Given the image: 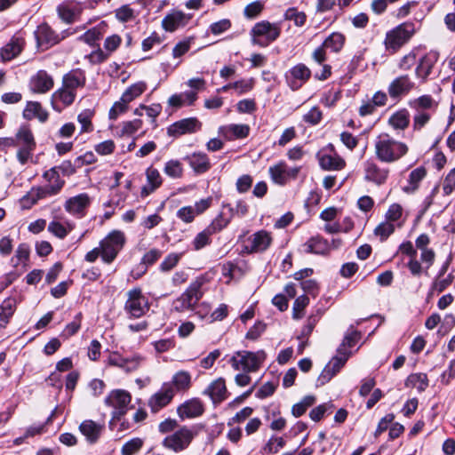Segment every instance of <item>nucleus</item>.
Here are the masks:
<instances>
[{
	"label": "nucleus",
	"mask_w": 455,
	"mask_h": 455,
	"mask_svg": "<svg viewBox=\"0 0 455 455\" xmlns=\"http://www.w3.org/2000/svg\"><path fill=\"white\" fill-rule=\"evenodd\" d=\"M43 177L48 184L44 187L32 188L22 198L24 204H28V207L36 204L40 199L57 195L65 184V181L60 177L57 167L44 172Z\"/></svg>",
	"instance_id": "obj_1"
},
{
	"label": "nucleus",
	"mask_w": 455,
	"mask_h": 455,
	"mask_svg": "<svg viewBox=\"0 0 455 455\" xmlns=\"http://www.w3.org/2000/svg\"><path fill=\"white\" fill-rule=\"evenodd\" d=\"M408 147L387 133L380 134L375 141V154L377 159L382 163H395L405 156Z\"/></svg>",
	"instance_id": "obj_2"
},
{
	"label": "nucleus",
	"mask_w": 455,
	"mask_h": 455,
	"mask_svg": "<svg viewBox=\"0 0 455 455\" xmlns=\"http://www.w3.org/2000/svg\"><path fill=\"white\" fill-rule=\"evenodd\" d=\"M266 359V353L263 350L257 352L237 351L231 357L230 363L235 371L242 370L244 372L257 371Z\"/></svg>",
	"instance_id": "obj_3"
},
{
	"label": "nucleus",
	"mask_w": 455,
	"mask_h": 455,
	"mask_svg": "<svg viewBox=\"0 0 455 455\" xmlns=\"http://www.w3.org/2000/svg\"><path fill=\"white\" fill-rule=\"evenodd\" d=\"M414 27L411 23H403L386 34L384 44L389 53L396 52L413 36Z\"/></svg>",
	"instance_id": "obj_4"
},
{
	"label": "nucleus",
	"mask_w": 455,
	"mask_h": 455,
	"mask_svg": "<svg viewBox=\"0 0 455 455\" xmlns=\"http://www.w3.org/2000/svg\"><path fill=\"white\" fill-rule=\"evenodd\" d=\"M18 148L17 159L21 164H26L31 158L36 149V140L31 130L27 126H21L14 138Z\"/></svg>",
	"instance_id": "obj_5"
},
{
	"label": "nucleus",
	"mask_w": 455,
	"mask_h": 455,
	"mask_svg": "<svg viewBox=\"0 0 455 455\" xmlns=\"http://www.w3.org/2000/svg\"><path fill=\"white\" fill-rule=\"evenodd\" d=\"M281 29L278 25L262 20L253 26L251 31V41L254 44L266 47L270 43L275 41L279 37Z\"/></svg>",
	"instance_id": "obj_6"
},
{
	"label": "nucleus",
	"mask_w": 455,
	"mask_h": 455,
	"mask_svg": "<svg viewBox=\"0 0 455 455\" xmlns=\"http://www.w3.org/2000/svg\"><path fill=\"white\" fill-rule=\"evenodd\" d=\"M125 243V236L122 231L110 232L100 243L101 259L105 263H111Z\"/></svg>",
	"instance_id": "obj_7"
},
{
	"label": "nucleus",
	"mask_w": 455,
	"mask_h": 455,
	"mask_svg": "<svg viewBox=\"0 0 455 455\" xmlns=\"http://www.w3.org/2000/svg\"><path fill=\"white\" fill-rule=\"evenodd\" d=\"M204 278H196L188 288L174 301V309L178 312H185L193 309L203 296L202 286Z\"/></svg>",
	"instance_id": "obj_8"
},
{
	"label": "nucleus",
	"mask_w": 455,
	"mask_h": 455,
	"mask_svg": "<svg viewBox=\"0 0 455 455\" xmlns=\"http://www.w3.org/2000/svg\"><path fill=\"white\" fill-rule=\"evenodd\" d=\"M196 435V433L191 428L183 426L174 433L167 435L163 441V445L166 449L180 452L190 445Z\"/></svg>",
	"instance_id": "obj_9"
},
{
	"label": "nucleus",
	"mask_w": 455,
	"mask_h": 455,
	"mask_svg": "<svg viewBox=\"0 0 455 455\" xmlns=\"http://www.w3.org/2000/svg\"><path fill=\"white\" fill-rule=\"evenodd\" d=\"M131 401L132 395L128 391L124 389H115L105 398V404L114 408L112 418L114 419H119L126 413Z\"/></svg>",
	"instance_id": "obj_10"
},
{
	"label": "nucleus",
	"mask_w": 455,
	"mask_h": 455,
	"mask_svg": "<svg viewBox=\"0 0 455 455\" xmlns=\"http://www.w3.org/2000/svg\"><path fill=\"white\" fill-rule=\"evenodd\" d=\"M127 297L124 309L131 317L140 318L149 309L148 300L140 288L130 290Z\"/></svg>",
	"instance_id": "obj_11"
},
{
	"label": "nucleus",
	"mask_w": 455,
	"mask_h": 455,
	"mask_svg": "<svg viewBox=\"0 0 455 455\" xmlns=\"http://www.w3.org/2000/svg\"><path fill=\"white\" fill-rule=\"evenodd\" d=\"M348 351H343L342 347H339L337 355L331 358L329 363L323 368L321 372L318 382L320 385H324L329 382L333 376H335L339 370L344 366L349 357Z\"/></svg>",
	"instance_id": "obj_12"
},
{
	"label": "nucleus",
	"mask_w": 455,
	"mask_h": 455,
	"mask_svg": "<svg viewBox=\"0 0 455 455\" xmlns=\"http://www.w3.org/2000/svg\"><path fill=\"white\" fill-rule=\"evenodd\" d=\"M363 174L366 181L381 186L386 183L389 176V169L380 167L376 162L369 159L363 163Z\"/></svg>",
	"instance_id": "obj_13"
},
{
	"label": "nucleus",
	"mask_w": 455,
	"mask_h": 455,
	"mask_svg": "<svg viewBox=\"0 0 455 455\" xmlns=\"http://www.w3.org/2000/svg\"><path fill=\"white\" fill-rule=\"evenodd\" d=\"M202 128V123L196 117L184 118L171 124L167 128L169 136L180 137L187 133H194Z\"/></svg>",
	"instance_id": "obj_14"
},
{
	"label": "nucleus",
	"mask_w": 455,
	"mask_h": 455,
	"mask_svg": "<svg viewBox=\"0 0 455 455\" xmlns=\"http://www.w3.org/2000/svg\"><path fill=\"white\" fill-rule=\"evenodd\" d=\"M174 396V388L170 383H164L161 389L148 400V406L156 413L167 406Z\"/></svg>",
	"instance_id": "obj_15"
},
{
	"label": "nucleus",
	"mask_w": 455,
	"mask_h": 455,
	"mask_svg": "<svg viewBox=\"0 0 455 455\" xmlns=\"http://www.w3.org/2000/svg\"><path fill=\"white\" fill-rule=\"evenodd\" d=\"M35 36L39 46L49 48L59 44L62 37L57 34L48 24L44 23L37 27Z\"/></svg>",
	"instance_id": "obj_16"
},
{
	"label": "nucleus",
	"mask_w": 455,
	"mask_h": 455,
	"mask_svg": "<svg viewBox=\"0 0 455 455\" xmlns=\"http://www.w3.org/2000/svg\"><path fill=\"white\" fill-rule=\"evenodd\" d=\"M290 76H286L289 86L291 90L296 91L305 84L311 76L310 69L302 63L297 64L289 71Z\"/></svg>",
	"instance_id": "obj_17"
},
{
	"label": "nucleus",
	"mask_w": 455,
	"mask_h": 455,
	"mask_svg": "<svg viewBox=\"0 0 455 455\" xmlns=\"http://www.w3.org/2000/svg\"><path fill=\"white\" fill-rule=\"evenodd\" d=\"M91 204L89 196L85 193L79 194L70 197L65 204V210L77 218H83L85 215V210Z\"/></svg>",
	"instance_id": "obj_18"
},
{
	"label": "nucleus",
	"mask_w": 455,
	"mask_h": 455,
	"mask_svg": "<svg viewBox=\"0 0 455 455\" xmlns=\"http://www.w3.org/2000/svg\"><path fill=\"white\" fill-rule=\"evenodd\" d=\"M414 87V83L408 75L400 76L395 78L389 84L387 92L392 99H397L407 94Z\"/></svg>",
	"instance_id": "obj_19"
},
{
	"label": "nucleus",
	"mask_w": 455,
	"mask_h": 455,
	"mask_svg": "<svg viewBox=\"0 0 455 455\" xmlns=\"http://www.w3.org/2000/svg\"><path fill=\"white\" fill-rule=\"evenodd\" d=\"M439 54L436 52H429L424 55L415 70V75L418 78L421 79L422 83H425L432 72V69L438 60Z\"/></svg>",
	"instance_id": "obj_20"
},
{
	"label": "nucleus",
	"mask_w": 455,
	"mask_h": 455,
	"mask_svg": "<svg viewBox=\"0 0 455 455\" xmlns=\"http://www.w3.org/2000/svg\"><path fill=\"white\" fill-rule=\"evenodd\" d=\"M25 40L17 36H13L10 41L1 48L0 55L4 61H9L16 58L23 50Z\"/></svg>",
	"instance_id": "obj_21"
},
{
	"label": "nucleus",
	"mask_w": 455,
	"mask_h": 455,
	"mask_svg": "<svg viewBox=\"0 0 455 455\" xmlns=\"http://www.w3.org/2000/svg\"><path fill=\"white\" fill-rule=\"evenodd\" d=\"M190 19V15H187L182 12L176 11L167 14L164 18L162 26L166 31L173 32L178 28L186 26Z\"/></svg>",
	"instance_id": "obj_22"
},
{
	"label": "nucleus",
	"mask_w": 455,
	"mask_h": 455,
	"mask_svg": "<svg viewBox=\"0 0 455 455\" xmlns=\"http://www.w3.org/2000/svg\"><path fill=\"white\" fill-rule=\"evenodd\" d=\"M86 76L84 71L80 68L73 69L65 74L62 78V85L66 89L76 92L78 88L85 85Z\"/></svg>",
	"instance_id": "obj_23"
},
{
	"label": "nucleus",
	"mask_w": 455,
	"mask_h": 455,
	"mask_svg": "<svg viewBox=\"0 0 455 455\" xmlns=\"http://www.w3.org/2000/svg\"><path fill=\"white\" fill-rule=\"evenodd\" d=\"M81 12V7L73 1H66L57 7L58 16L67 24L75 22Z\"/></svg>",
	"instance_id": "obj_24"
},
{
	"label": "nucleus",
	"mask_w": 455,
	"mask_h": 455,
	"mask_svg": "<svg viewBox=\"0 0 455 455\" xmlns=\"http://www.w3.org/2000/svg\"><path fill=\"white\" fill-rule=\"evenodd\" d=\"M104 428L103 424L97 423L92 419L84 420L79 426L80 432L90 443H95L100 439Z\"/></svg>",
	"instance_id": "obj_25"
},
{
	"label": "nucleus",
	"mask_w": 455,
	"mask_h": 455,
	"mask_svg": "<svg viewBox=\"0 0 455 455\" xmlns=\"http://www.w3.org/2000/svg\"><path fill=\"white\" fill-rule=\"evenodd\" d=\"M52 77L44 70H39L30 81L31 90L37 93H44L53 87Z\"/></svg>",
	"instance_id": "obj_26"
},
{
	"label": "nucleus",
	"mask_w": 455,
	"mask_h": 455,
	"mask_svg": "<svg viewBox=\"0 0 455 455\" xmlns=\"http://www.w3.org/2000/svg\"><path fill=\"white\" fill-rule=\"evenodd\" d=\"M204 406L198 399H192L185 402L177 409V413L182 419L196 418L202 415Z\"/></svg>",
	"instance_id": "obj_27"
},
{
	"label": "nucleus",
	"mask_w": 455,
	"mask_h": 455,
	"mask_svg": "<svg viewBox=\"0 0 455 455\" xmlns=\"http://www.w3.org/2000/svg\"><path fill=\"white\" fill-rule=\"evenodd\" d=\"M319 164L326 171H339L346 165L345 160L336 153L333 155L323 154L319 159Z\"/></svg>",
	"instance_id": "obj_28"
},
{
	"label": "nucleus",
	"mask_w": 455,
	"mask_h": 455,
	"mask_svg": "<svg viewBox=\"0 0 455 455\" xmlns=\"http://www.w3.org/2000/svg\"><path fill=\"white\" fill-rule=\"evenodd\" d=\"M427 176V170L423 166H419L411 172L408 178V185L403 188V192L413 194L419 187V183Z\"/></svg>",
	"instance_id": "obj_29"
},
{
	"label": "nucleus",
	"mask_w": 455,
	"mask_h": 455,
	"mask_svg": "<svg viewBox=\"0 0 455 455\" xmlns=\"http://www.w3.org/2000/svg\"><path fill=\"white\" fill-rule=\"evenodd\" d=\"M227 393L225 380L221 378L212 381L204 394L208 395L213 403H219L225 399Z\"/></svg>",
	"instance_id": "obj_30"
},
{
	"label": "nucleus",
	"mask_w": 455,
	"mask_h": 455,
	"mask_svg": "<svg viewBox=\"0 0 455 455\" xmlns=\"http://www.w3.org/2000/svg\"><path fill=\"white\" fill-rule=\"evenodd\" d=\"M146 176L148 184L143 187L141 194L148 196L162 185L163 180L158 170L153 167L146 170Z\"/></svg>",
	"instance_id": "obj_31"
},
{
	"label": "nucleus",
	"mask_w": 455,
	"mask_h": 455,
	"mask_svg": "<svg viewBox=\"0 0 455 455\" xmlns=\"http://www.w3.org/2000/svg\"><path fill=\"white\" fill-rule=\"evenodd\" d=\"M271 243L272 237L270 233L266 230H260L252 235L251 251L262 252L270 246Z\"/></svg>",
	"instance_id": "obj_32"
},
{
	"label": "nucleus",
	"mask_w": 455,
	"mask_h": 455,
	"mask_svg": "<svg viewBox=\"0 0 455 455\" xmlns=\"http://www.w3.org/2000/svg\"><path fill=\"white\" fill-rule=\"evenodd\" d=\"M304 251L307 253L324 254L329 251L328 242L321 236H315L303 244Z\"/></svg>",
	"instance_id": "obj_33"
},
{
	"label": "nucleus",
	"mask_w": 455,
	"mask_h": 455,
	"mask_svg": "<svg viewBox=\"0 0 455 455\" xmlns=\"http://www.w3.org/2000/svg\"><path fill=\"white\" fill-rule=\"evenodd\" d=\"M23 116L28 120L37 118L40 122H45L48 118V113L43 109L40 103L29 101L23 111Z\"/></svg>",
	"instance_id": "obj_34"
},
{
	"label": "nucleus",
	"mask_w": 455,
	"mask_h": 455,
	"mask_svg": "<svg viewBox=\"0 0 455 455\" xmlns=\"http://www.w3.org/2000/svg\"><path fill=\"white\" fill-rule=\"evenodd\" d=\"M17 307L14 298L5 299L0 305V328L5 327L13 315Z\"/></svg>",
	"instance_id": "obj_35"
},
{
	"label": "nucleus",
	"mask_w": 455,
	"mask_h": 455,
	"mask_svg": "<svg viewBox=\"0 0 455 455\" xmlns=\"http://www.w3.org/2000/svg\"><path fill=\"white\" fill-rule=\"evenodd\" d=\"M249 131L247 124H229L220 128V132L228 140L243 139L248 136Z\"/></svg>",
	"instance_id": "obj_36"
},
{
	"label": "nucleus",
	"mask_w": 455,
	"mask_h": 455,
	"mask_svg": "<svg viewBox=\"0 0 455 455\" xmlns=\"http://www.w3.org/2000/svg\"><path fill=\"white\" fill-rule=\"evenodd\" d=\"M170 384L174 388V392L187 391L191 386V374L187 371H180L173 375Z\"/></svg>",
	"instance_id": "obj_37"
},
{
	"label": "nucleus",
	"mask_w": 455,
	"mask_h": 455,
	"mask_svg": "<svg viewBox=\"0 0 455 455\" xmlns=\"http://www.w3.org/2000/svg\"><path fill=\"white\" fill-rule=\"evenodd\" d=\"M189 164L198 173L207 172L211 164L208 156L204 153H195L189 157Z\"/></svg>",
	"instance_id": "obj_38"
},
{
	"label": "nucleus",
	"mask_w": 455,
	"mask_h": 455,
	"mask_svg": "<svg viewBox=\"0 0 455 455\" xmlns=\"http://www.w3.org/2000/svg\"><path fill=\"white\" fill-rule=\"evenodd\" d=\"M147 88L144 82H138L128 87L123 93L121 100L124 102H131L140 95H141Z\"/></svg>",
	"instance_id": "obj_39"
},
{
	"label": "nucleus",
	"mask_w": 455,
	"mask_h": 455,
	"mask_svg": "<svg viewBox=\"0 0 455 455\" xmlns=\"http://www.w3.org/2000/svg\"><path fill=\"white\" fill-rule=\"evenodd\" d=\"M345 43V36L339 32L331 34L323 43V47L330 48L334 52H339Z\"/></svg>",
	"instance_id": "obj_40"
},
{
	"label": "nucleus",
	"mask_w": 455,
	"mask_h": 455,
	"mask_svg": "<svg viewBox=\"0 0 455 455\" xmlns=\"http://www.w3.org/2000/svg\"><path fill=\"white\" fill-rule=\"evenodd\" d=\"M269 174L272 180L279 185L286 184L285 163L280 162L269 168Z\"/></svg>",
	"instance_id": "obj_41"
},
{
	"label": "nucleus",
	"mask_w": 455,
	"mask_h": 455,
	"mask_svg": "<svg viewBox=\"0 0 455 455\" xmlns=\"http://www.w3.org/2000/svg\"><path fill=\"white\" fill-rule=\"evenodd\" d=\"M409 122V114L406 110L398 111L389 118V124L395 129H405Z\"/></svg>",
	"instance_id": "obj_42"
},
{
	"label": "nucleus",
	"mask_w": 455,
	"mask_h": 455,
	"mask_svg": "<svg viewBox=\"0 0 455 455\" xmlns=\"http://www.w3.org/2000/svg\"><path fill=\"white\" fill-rule=\"evenodd\" d=\"M30 255V247L27 243H20L16 251L15 256L12 259V262L14 267H17L20 263L26 265V262L28 261Z\"/></svg>",
	"instance_id": "obj_43"
},
{
	"label": "nucleus",
	"mask_w": 455,
	"mask_h": 455,
	"mask_svg": "<svg viewBox=\"0 0 455 455\" xmlns=\"http://www.w3.org/2000/svg\"><path fill=\"white\" fill-rule=\"evenodd\" d=\"M309 303V299L306 295L298 297L292 307V317L293 319H301L304 316V310Z\"/></svg>",
	"instance_id": "obj_44"
},
{
	"label": "nucleus",
	"mask_w": 455,
	"mask_h": 455,
	"mask_svg": "<svg viewBox=\"0 0 455 455\" xmlns=\"http://www.w3.org/2000/svg\"><path fill=\"white\" fill-rule=\"evenodd\" d=\"M164 172L172 179L180 178L183 173L181 163L178 160L168 161L164 165Z\"/></svg>",
	"instance_id": "obj_45"
},
{
	"label": "nucleus",
	"mask_w": 455,
	"mask_h": 455,
	"mask_svg": "<svg viewBox=\"0 0 455 455\" xmlns=\"http://www.w3.org/2000/svg\"><path fill=\"white\" fill-rule=\"evenodd\" d=\"M53 97L55 100H60L64 106H69L74 102L76 92L68 90L62 85V87L53 94Z\"/></svg>",
	"instance_id": "obj_46"
},
{
	"label": "nucleus",
	"mask_w": 455,
	"mask_h": 455,
	"mask_svg": "<svg viewBox=\"0 0 455 455\" xmlns=\"http://www.w3.org/2000/svg\"><path fill=\"white\" fill-rule=\"evenodd\" d=\"M284 19L287 20H292L296 26L301 27L305 24L307 16L305 12H299L295 7H291L286 10Z\"/></svg>",
	"instance_id": "obj_47"
},
{
	"label": "nucleus",
	"mask_w": 455,
	"mask_h": 455,
	"mask_svg": "<svg viewBox=\"0 0 455 455\" xmlns=\"http://www.w3.org/2000/svg\"><path fill=\"white\" fill-rule=\"evenodd\" d=\"M92 116H93V111L91 109H85L78 115L77 120H78L79 124H81V132H90L92 131V129H93V126L92 124Z\"/></svg>",
	"instance_id": "obj_48"
},
{
	"label": "nucleus",
	"mask_w": 455,
	"mask_h": 455,
	"mask_svg": "<svg viewBox=\"0 0 455 455\" xmlns=\"http://www.w3.org/2000/svg\"><path fill=\"white\" fill-rule=\"evenodd\" d=\"M435 102L430 95H422L411 103L416 111H424L435 106Z\"/></svg>",
	"instance_id": "obj_49"
},
{
	"label": "nucleus",
	"mask_w": 455,
	"mask_h": 455,
	"mask_svg": "<svg viewBox=\"0 0 455 455\" xmlns=\"http://www.w3.org/2000/svg\"><path fill=\"white\" fill-rule=\"evenodd\" d=\"M143 446V440L139 437L132 438L126 442L122 449H121V454L122 455H133L136 452H138L141 447Z\"/></svg>",
	"instance_id": "obj_50"
},
{
	"label": "nucleus",
	"mask_w": 455,
	"mask_h": 455,
	"mask_svg": "<svg viewBox=\"0 0 455 455\" xmlns=\"http://www.w3.org/2000/svg\"><path fill=\"white\" fill-rule=\"evenodd\" d=\"M408 382L420 392L424 391L428 387L427 376L425 373H415L410 375Z\"/></svg>",
	"instance_id": "obj_51"
},
{
	"label": "nucleus",
	"mask_w": 455,
	"mask_h": 455,
	"mask_svg": "<svg viewBox=\"0 0 455 455\" xmlns=\"http://www.w3.org/2000/svg\"><path fill=\"white\" fill-rule=\"evenodd\" d=\"M182 253H170L168 254L159 266L162 272L171 271L180 261Z\"/></svg>",
	"instance_id": "obj_52"
},
{
	"label": "nucleus",
	"mask_w": 455,
	"mask_h": 455,
	"mask_svg": "<svg viewBox=\"0 0 455 455\" xmlns=\"http://www.w3.org/2000/svg\"><path fill=\"white\" fill-rule=\"evenodd\" d=\"M395 231V226L390 221H385L379 224L375 229L374 234L379 236L381 241L386 240Z\"/></svg>",
	"instance_id": "obj_53"
},
{
	"label": "nucleus",
	"mask_w": 455,
	"mask_h": 455,
	"mask_svg": "<svg viewBox=\"0 0 455 455\" xmlns=\"http://www.w3.org/2000/svg\"><path fill=\"white\" fill-rule=\"evenodd\" d=\"M213 234L210 232V230L207 228L199 234H197V235L195 237L193 241L195 250H201L202 248L209 244L211 242L210 237Z\"/></svg>",
	"instance_id": "obj_54"
},
{
	"label": "nucleus",
	"mask_w": 455,
	"mask_h": 455,
	"mask_svg": "<svg viewBox=\"0 0 455 455\" xmlns=\"http://www.w3.org/2000/svg\"><path fill=\"white\" fill-rule=\"evenodd\" d=\"M230 221V218H224L223 213H220L207 227L212 234H216L226 228Z\"/></svg>",
	"instance_id": "obj_55"
},
{
	"label": "nucleus",
	"mask_w": 455,
	"mask_h": 455,
	"mask_svg": "<svg viewBox=\"0 0 455 455\" xmlns=\"http://www.w3.org/2000/svg\"><path fill=\"white\" fill-rule=\"evenodd\" d=\"M285 445V441L283 437H271L264 446V451L268 453H276L280 449Z\"/></svg>",
	"instance_id": "obj_56"
},
{
	"label": "nucleus",
	"mask_w": 455,
	"mask_h": 455,
	"mask_svg": "<svg viewBox=\"0 0 455 455\" xmlns=\"http://www.w3.org/2000/svg\"><path fill=\"white\" fill-rule=\"evenodd\" d=\"M81 319H82V314L78 313L75 316V319L71 323H69L68 324L66 325L62 335L65 336L66 338L75 335L79 331V329L81 327Z\"/></svg>",
	"instance_id": "obj_57"
},
{
	"label": "nucleus",
	"mask_w": 455,
	"mask_h": 455,
	"mask_svg": "<svg viewBox=\"0 0 455 455\" xmlns=\"http://www.w3.org/2000/svg\"><path fill=\"white\" fill-rule=\"evenodd\" d=\"M142 126V121L140 119H134L132 121L124 122L122 124L121 132L123 135H132L140 130Z\"/></svg>",
	"instance_id": "obj_58"
},
{
	"label": "nucleus",
	"mask_w": 455,
	"mask_h": 455,
	"mask_svg": "<svg viewBox=\"0 0 455 455\" xmlns=\"http://www.w3.org/2000/svg\"><path fill=\"white\" fill-rule=\"evenodd\" d=\"M231 28V21L228 19H223L210 26V31L215 36H219Z\"/></svg>",
	"instance_id": "obj_59"
},
{
	"label": "nucleus",
	"mask_w": 455,
	"mask_h": 455,
	"mask_svg": "<svg viewBox=\"0 0 455 455\" xmlns=\"http://www.w3.org/2000/svg\"><path fill=\"white\" fill-rule=\"evenodd\" d=\"M101 36L102 33L100 29L98 28H92L82 35L80 39L84 43L92 45L96 41L100 40Z\"/></svg>",
	"instance_id": "obj_60"
},
{
	"label": "nucleus",
	"mask_w": 455,
	"mask_h": 455,
	"mask_svg": "<svg viewBox=\"0 0 455 455\" xmlns=\"http://www.w3.org/2000/svg\"><path fill=\"white\" fill-rule=\"evenodd\" d=\"M115 148V142L111 140L102 141L94 147L95 151L100 156L110 155L114 152Z\"/></svg>",
	"instance_id": "obj_61"
},
{
	"label": "nucleus",
	"mask_w": 455,
	"mask_h": 455,
	"mask_svg": "<svg viewBox=\"0 0 455 455\" xmlns=\"http://www.w3.org/2000/svg\"><path fill=\"white\" fill-rule=\"evenodd\" d=\"M263 10V4L260 1H255L244 8V15L249 19L257 17Z\"/></svg>",
	"instance_id": "obj_62"
},
{
	"label": "nucleus",
	"mask_w": 455,
	"mask_h": 455,
	"mask_svg": "<svg viewBox=\"0 0 455 455\" xmlns=\"http://www.w3.org/2000/svg\"><path fill=\"white\" fill-rule=\"evenodd\" d=\"M443 190L444 195L449 196L455 190V168L450 171L443 180Z\"/></svg>",
	"instance_id": "obj_63"
},
{
	"label": "nucleus",
	"mask_w": 455,
	"mask_h": 455,
	"mask_svg": "<svg viewBox=\"0 0 455 455\" xmlns=\"http://www.w3.org/2000/svg\"><path fill=\"white\" fill-rule=\"evenodd\" d=\"M322 119V112L317 107L312 108L303 116V120L312 125L317 124Z\"/></svg>",
	"instance_id": "obj_64"
}]
</instances>
